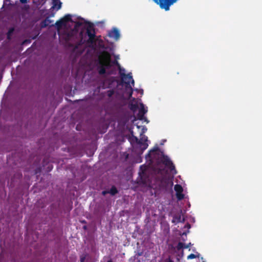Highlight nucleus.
I'll return each instance as SVG.
<instances>
[{"mask_svg":"<svg viewBox=\"0 0 262 262\" xmlns=\"http://www.w3.org/2000/svg\"><path fill=\"white\" fill-rule=\"evenodd\" d=\"M98 73L103 75L106 73V69L111 67V56L107 52H103L98 57Z\"/></svg>","mask_w":262,"mask_h":262,"instance_id":"nucleus-1","label":"nucleus"},{"mask_svg":"<svg viewBox=\"0 0 262 262\" xmlns=\"http://www.w3.org/2000/svg\"><path fill=\"white\" fill-rule=\"evenodd\" d=\"M86 34L89 36L87 40L88 43L93 44L95 42L96 33L95 31L94 25L91 22H86Z\"/></svg>","mask_w":262,"mask_h":262,"instance_id":"nucleus-2","label":"nucleus"},{"mask_svg":"<svg viewBox=\"0 0 262 262\" xmlns=\"http://www.w3.org/2000/svg\"><path fill=\"white\" fill-rule=\"evenodd\" d=\"M156 4L158 5L161 9L165 11L169 10V7L178 0H152Z\"/></svg>","mask_w":262,"mask_h":262,"instance_id":"nucleus-3","label":"nucleus"},{"mask_svg":"<svg viewBox=\"0 0 262 262\" xmlns=\"http://www.w3.org/2000/svg\"><path fill=\"white\" fill-rule=\"evenodd\" d=\"M173 182L172 180L168 177L162 178L160 182V186L165 189H167L169 188H171L173 185Z\"/></svg>","mask_w":262,"mask_h":262,"instance_id":"nucleus-4","label":"nucleus"},{"mask_svg":"<svg viewBox=\"0 0 262 262\" xmlns=\"http://www.w3.org/2000/svg\"><path fill=\"white\" fill-rule=\"evenodd\" d=\"M162 163L168 167L171 172L174 171L176 173L175 166L172 161L167 156H164L162 160Z\"/></svg>","mask_w":262,"mask_h":262,"instance_id":"nucleus-5","label":"nucleus"},{"mask_svg":"<svg viewBox=\"0 0 262 262\" xmlns=\"http://www.w3.org/2000/svg\"><path fill=\"white\" fill-rule=\"evenodd\" d=\"M174 189L176 192V196L178 200L180 201L184 198V195L183 193V189L180 184H176L174 187Z\"/></svg>","mask_w":262,"mask_h":262,"instance_id":"nucleus-6","label":"nucleus"},{"mask_svg":"<svg viewBox=\"0 0 262 262\" xmlns=\"http://www.w3.org/2000/svg\"><path fill=\"white\" fill-rule=\"evenodd\" d=\"M108 36L111 38H113L115 40H118L120 38V33L119 30L114 28L112 30L108 32Z\"/></svg>","mask_w":262,"mask_h":262,"instance_id":"nucleus-7","label":"nucleus"},{"mask_svg":"<svg viewBox=\"0 0 262 262\" xmlns=\"http://www.w3.org/2000/svg\"><path fill=\"white\" fill-rule=\"evenodd\" d=\"M122 81L126 84V86L127 88H129L130 85V82H131V83L132 84V86H134L135 84V81L134 80L133 78V77L132 76V78H129L128 76H123L122 75L121 76Z\"/></svg>","mask_w":262,"mask_h":262,"instance_id":"nucleus-8","label":"nucleus"},{"mask_svg":"<svg viewBox=\"0 0 262 262\" xmlns=\"http://www.w3.org/2000/svg\"><path fill=\"white\" fill-rule=\"evenodd\" d=\"M140 181L143 184H146L148 180L147 177V174L145 170H142L141 172H139Z\"/></svg>","mask_w":262,"mask_h":262,"instance_id":"nucleus-9","label":"nucleus"},{"mask_svg":"<svg viewBox=\"0 0 262 262\" xmlns=\"http://www.w3.org/2000/svg\"><path fill=\"white\" fill-rule=\"evenodd\" d=\"M52 6L50 9H55L58 11L61 8L62 3L60 0H52Z\"/></svg>","mask_w":262,"mask_h":262,"instance_id":"nucleus-10","label":"nucleus"},{"mask_svg":"<svg viewBox=\"0 0 262 262\" xmlns=\"http://www.w3.org/2000/svg\"><path fill=\"white\" fill-rule=\"evenodd\" d=\"M113 63L118 67L120 76H121V75H122L123 76H127L129 78H132V74L131 73H128L127 74H125V73L121 72L122 68L121 67L119 63L117 60H114L113 62Z\"/></svg>","mask_w":262,"mask_h":262,"instance_id":"nucleus-11","label":"nucleus"},{"mask_svg":"<svg viewBox=\"0 0 262 262\" xmlns=\"http://www.w3.org/2000/svg\"><path fill=\"white\" fill-rule=\"evenodd\" d=\"M52 22L53 20L50 19L49 17H48L40 23V27L42 28H46L49 26Z\"/></svg>","mask_w":262,"mask_h":262,"instance_id":"nucleus-12","label":"nucleus"},{"mask_svg":"<svg viewBox=\"0 0 262 262\" xmlns=\"http://www.w3.org/2000/svg\"><path fill=\"white\" fill-rule=\"evenodd\" d=\"M159 150V148L158 146L154 147L152 149L150 150L148 154L146 156V159L148 158H151L152 157V154L154 152L158 151Z\"/></svg>","mask_w":262,"mask_h":262,"instance_id":"nucleus-13","label":"nucleus"},{"mask_svg":"<svg viewBox=\"0 0 262 262\" xmlns=\"http://www.w3.org/2000/svg\"><path fill=\"white\" fill-rule=\"evenodd\" d=\"M66 25V24L64 23V21H63V19H62L61 18L59 20H57L55 23V26L58 30L60 29L62 26H65Z\"/></svg>","mask_w":262,"mask_h":262,"instance_id":"nucleus-14","label":"nucleus"},{"mask_svg":"<svg viewBox=\"0 0 262 262\" xmlns=\"http://www.w3.org/2000/svg\"><path fill=\"white\" fill-rule=\"evenodd\" d=\"M181 222V215L180 214H176L173 216L172 223H179Z\"/></svg>","mask_w":262,"mask_h":262,"instance_id":"nucleus-15","label":"nucleus"},{"mask_svg":"<svg viewBox=\"0 0 262 262\" xmlns=\"http://www.w3.org/2000/svg\"><path fill=\"white\" fill-rule=\"evenodd\" d=\"M131 134H132V141H134V142H136L137 143H138V144H142V142L141 141V140L139 139L137 137L133 135V131L131 132Z\"/></svg>","mask_w":262,"mask_h":262,"instance_id":"nucleus-16","label":"nucleus"},{"mask_svg":"<svg viewBox=\"0 0 262 262\" xmlns=\"http://www.w3.org/2000/svg\"><path fill=\"white\" fill-rule=\"evenodd\" d=\"M118 192L117 188L115 186H112L110 190H109V193L112 195H115Z\"/></svg>","mask_w":262,"mask_h":262,"instance_id":"nucleus-17","label":"nucleus"},{"mask_svg":"<svg viewBox=\"0 0 262 262\" xmlns=\"http://www.w3.org/2000/svg\"><path fill=\"white\" fill-rule=\"evenodd\" d=\"M129 107L130 110L135 112L137 110L138 106L137 103H130L129 104Z\"/></svg>","mask_w":262,"mask_h":262,"instance_id":"nucleus-18","label":"nucleus"},{"mask_svg":"<svg viewBox=\"0 0 262 262\" xmlns=\"http://www.w3.org/2000/svg\"><path fill=\"white\" fill-rule=\"evenodd\" d=\"M66 24L67 23L72 21L71 15L70 14L66 15L63 18H61Z\"/></svg>","mask_w":262,"mask_h":262,"instance_id":"nucleus-19","label":"nucleus"},{"mask_svg":"<svg viewBox=\"0 0 262 262\" xmlns=\"http://www.w3.org/2000/svg\"><path fill=\"white\" fill-rule=\"evenodd\" d=\"M140 106L141 107L139 111L140 112V113H142V114H145V113H146L147 112V110L144 107L143 104L141 103L140 104Z\"/></svg>","mask_w":262,"mask_h":262,"instance_id":"nucleus-20","label":"nucleus"},{"mask_svg":"<svg viewBox=\"0 0 262 262\" xmlns=\"http://www.w3.org/2000/svg\"><path fill=\"white\" fill-rule=\"evenodd\" d=\"M199 255H200L199 253H198V255H195L194 254L191 253L187 256V259H193V258H195L196 257H199Z\"/></svg>","mask_w":262,"mask_h":262,"instance_id":"nucleus-21","label":"nucleus"},{"mask_svg":"<svg viewBox=\"0 0 262 262\" xmlns=\"http://www.w3.org/2000/svg\"><path fill=\"white\" fill-rule=\"evenodd\" d=\"M184 244H183L182 242H179L177 246V250H180L182 249H184Z\"/></svg>","mask_w":262,"mask_h":262,"instance_id":"nucleus-22","label":"nucleus"},{"mask_svg":"<svg viewBox=\"0 0 262 262\" xmlns=\"http://www.w3.org/2000/svg\"><path fill=\"white\" fill-rule=\"evenodd\" d=\"M144 116V114H142V113H140V112L139 111V112L137 114L138 119H139L140 120H144L145 119Z\"/></svg>","mask_w":262,"mask_h":262,"instance_id":"nucleus-23","label":"nucleus"},{"mask_svg":"<svg viewBox=\"0 0 262 262\" xmlns=\"http://www.w3.org/2000/svg\"><path fill=\"white\" fill-rule=\"evenodd\" d=\"M140 140L142 141V142H143V141L145 142L147 141V137L145 135H143V137H142L140 138Z\"/></svg>","mask_w":262,"mask_h":262,"instance_id":"nucleus-24","label":"nucleus"},{"mask_svg":"<svg viewBox=\"0 0 262 262\" xmlns=\"http://www.w3.org/2000/svg\"><path fill=\"white\" fill-rule=\"evenodd\" d=\"M141 145H143V150H145V149H146L148 147V144L147 143H143L142 142V144Z\"/></svg>","mask_w":262,"mask_h":262,"instance_id":"nucleus-25","label":"nucleus"},{"mask_svg":"<svg viewBox=\"0 0 262 262\" xmlns=\"http://www.w3.org/2000/svg\"><path fill=\"white\" fill-rule=\"evenodd\" d=\"M31 42V40L30 39H26L23 41V44L30 43Z\"/></svg>","mask_w":262,"mask_h":262,"instance_id":"nucleus-26","label":"nucleus"},{"mask_svg":"<svg viewBox=\"0 0 262 262\" xmlns=\"http://www.w3.org/2000/svg\"><path fill=\"white\" fill-rule=\"evenodd\" d=\"M191 245V243H189L188 244H187V245H185V244H184V249H187V248H189V247H190Z\"/></svg>","mask_w":262,"mask_h":262,"instance_id":"nucleus-27","label":"nucleus"},{"mask_svg":"<svg viewBox=\"0 0 262 262\" xmlns=\"http://www.w3.org/2000/svg\"><path fill=\"white\" fill-rule=\"evenodd\" d=\"M107 193H109V191H107V190H104L102 192V194L103 195H105V194H107Z\"/></svg>","mask_w":262,"mask_h":262,"instance_id":"nucleus-28","label":"nucleus"},{"mask_svg":"<svg viewBox=\"0 0 262 262\" xmlns=\"http://www.w3.org/2000/svg\"><path fill=\"white\" fill-rule=\"evenodd\" d=\"M13 30H14L13 28H11V29H10L9 30V31H8V36H9V35H10L11 33H12V32L13 31Z\"/></svg>","mask_w":262,"mask_h":262,"instance_id":"nucleus-29","label":"nucleus"},{"mask_svg":"<svg viewBox=\"0 0 262 262\" xmlns=\"http://www.w3.org/2000/svg\"><path fill=\"white\" fill-rule=\"evenodd\" d=\"M113 93H114V92L113 91H110L108 92V96L109 97H111L113 94Z\"/></svg>","mask_w":262,"mask_h":262,"instance_id":"nucleus-30","label":"nucleus"},{"mask_svg":"<svg viewBox=\"0 0 262 262\" xmlns=\"http://www.w3.org/2000/svg\"><path fill=\"white\" fill-rule=\"evenodd\" d=\"M19 1L21 4H26L27 3V0H19Z\"/></svg>","mask_w":262,"mask_h":262,"instance_id":"nucleus-31","label":"nucleus"},{"mask_svg":"<svg viewBox=\"0 0 262 262\" xmlns=\"http://www.w3.org/2000/svg\"><path fill=\"white\" fill-rule=\"evenodd\" d=\"M129 88L130 89V91H131V92H130V93L129 94V97H131L132 95V94H133V89H132V86H130Z\"/></svg>","mask_w":262,"mask_h":262,"instance_id":"nucleus-32","label":"nucleus"},{"mask_svg":"<svg viewBox=\"0 0 262 262\" xmlns=\"http://www.w3.org/2000/svg\"><path fill=\"white\" fill-rule=\"evenodd\" d=\"M81 25V23H80L79 21H77V22L76 23V26L79 27V26H80Z\"/></svg>","mask_w":262,"mask_h":262,"instance_id":"nucleus-33","label":"nucleus"},{"mask_svg":"<svg viewBox=\"0 0 262 262\" xmlns=\"http://www.w3.org/2000/svg\"><path fill=\"white\" fill-rule=\"evenodd\" d=\"M146 130H147V128H145V129H144V128H143V131H142V133H141L140 135L142 136L143 135V134L144 133V132Z\"/></svg>","mask_w":262,"mask_h":262,"instance_id":"nucleus-34","label":"nucleus"},{"mask_svg":"<svg viewBox=\"0 0 262 262\" xmlns=\"http://www.w3.org/2000/svg\"><path fill=\"white\" fill-rule=\"evenodd\" d=\"M146 130H147V128H145V129H144V128H143V131H142V133H141L140 135L142 136L143 135V134L144 133V132Z\"/></svg>","mask_w":262,"mask_h":262,"instance_id":"nucleus-35","label":"nucleus"},{"mask_svg":"<svg viewBox=\"0 0 262 262\" xmlns=\"http://www.w3.org/2000/svg\"><path fill=\"white\" fill-rule=\"evenodd\" d=\"M146 130H147V128H145V129H144V128H143V131H142V133H141L140 135L142 136L143 135V134L144 133V132Z\"/></svg>","mask_w":262,"mask_h":262,"instance_id":"nucleus-36","label":"nucleus"},{"mask_svg":"<svg viewBox=\"0 0 262 262\" xmlns=\"http://www.w3.org/2000/svg\"><path fill=\"white\" fill-rule=\"evenodd\" d=\"M69 37H70V34H69V33H68V34H67V36H66V39L67 40L69 39Z\"/></svg>","mask_w":262,"mask_h":262,"instance_id":"nucleus-37","label":"nucleus"},{"mask_svg":"<svg viewBox=\"0 0 262 262\" xmlns=\"http://www.w3.org/2000/svg\"><path fill=\"white\" fill-rule=\"evenodd\" d=\"M54 13H52L50 15V17H54Z\"/></svg>","mask_w":262,"mask_h":262,"instance_id":"nucleus-38","label":"nucleus"},{"mask_svg":"<svg viewBox=\"0 0 262 262\" xmlns=\"http://www.w3.org/2000/svg\"><path fill=\"white\" fill-rule=\"evenodd\" d=\"M84 260V257L81 258V259H80L81 262H83Z\"/></svg>","mask_w":262,"mask_h":262,"instance_id":"nucleus-39","label":"nucleus"},{"mask_svg":"<svg viewBox=\"0 0 262 262\" xmlns=\"http://www.w3.org/2000/svg\"><path fill=\"white\" fill-rule=\"evenodd\" d=\"M121 72H122V73H124V72H125V70H124V69H122V68Z\"/></svg>","mask_w":262,"mask_h":262,"instance_id":"nucleus-40","label":"nucleus"},{"mask_svg":"<svg viewBox=\"0 0 262 262\" xmlns=\"http://www.w3.org/2000/svg\"><path fill=\"white\" fill-rule=\"evenodd\" d=\"M142 255V252L138 253V256H141Z\"/></svg>","mask_w":262,"mask_h":262,"instance_id":"nucleus-41","label":"nucleus"},{"mask_svg":"<svg viewBox=\"0 0 262 262\" xmlns=\"http://www.w3.org/2000/svg\"><path fill=\"white\" fill-rule=\"evenodd\" d=\"M107 262H113V261L112 259H110Z\"/></svg>","mask_w":262,"mask_h":262,"instance_id":"nucleus-42","label":"nucleus"},{"mask_svg":"<svg viewBox=\"0 0 262 262\" xmlns=\"http://www.w3.org/2000/svg\"><path fill=\"white\" fill-rule=\"evenodd\" d=\"M187 227H188L189 228H190V224H187Z\"/></svg>","mask_w":262,"mask_h":262,"instance_id":"nucleus-43","label":"nucleus"},{"mask_svg":"<svg viewBox=\"0 0 262 262\" xmlns=\"http://www.w3.org/2000/svg\"><path fill=\"white\" fill-rule=\"evenodd\" d=\"M168 262H174V261H172L171 260H169Z\"/></svg>","mask_w":262,"mask_h":262,"instance_id":"nucleus-44","label":"nucleus"},{"mask_svg":"<svg viewBox=\"0 0 262 262\" xmlns=\"http://www.w3.org/2000/svg\"><path fill=\"white\" fill-rule=\"evenodd\" d=\"M78 48V46H76L75 47V49H76V48Z\"/></svg>","mask_w":262,"mask_h":262,"instance_id":"nucleus-45","label":"nucleus"},{"mask_svg":"<svg viewBox=\"0 0 262 262\" xmlns=\"http://www.w3.org/2000/svg\"><path fill=\"white\" fill-rule=\"evenodd\" d=\"M6 1H8V2H9V1H10V0H6Z\"/></svg>","mask_w":262,"mask_h":262,"instance_id":"nucleus-46","label":"nucleus"}]
</instances>
